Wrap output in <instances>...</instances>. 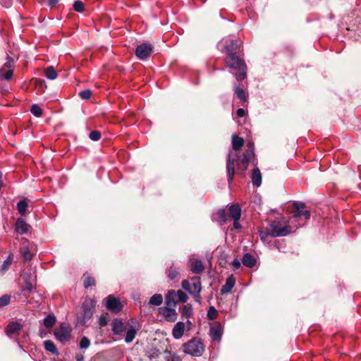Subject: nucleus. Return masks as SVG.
Wrapping results in <instances>:
<instances>
[{
  "instance_id": "6ab92c4d",
  "label": "nucleus",
  "mask_w": 361,
  "mask_h": 361,
  "mask_svg": "<svg viewBox=\"0 0 361 361\" xmlns=\"http://www.w3.org/2000/svg\"><path fill=\"white\" fill-rule=\"evenodd\" d=\"M210 336L213 340H220L223 333V328L220 323L216 322L210 327Z\"/></svg>"
},
{
  "instance_id": "49530a36",
  "label": "nucleus",
  "mask_w": 361,
  "mask_h": 361,
  "mask_svg": "<svg viewBox=\"0 0 361 361\" xmlns=\"http://www.w3.org/2000/svg\"><path fill=\"white\" fill-rule=\"evenodd\" d=\"M22 253L25 260H30L32 259V254L30 253L29 248H24Z\"/></svg>"
},
{
  "instance_id": "e433bc0d",
  "label": "nucleus",
  "mask_w": 361,
  "mask_h": 361,
  "mask_svg": "<svg viewBox=\"0 0 361 361\" xmlns=\"http://www.w3.org/2000/svg\"><path fill=\"white\" fill-rule=\"evenodd\" d=\"M218 316V312L214 307L212 306L209 308L207 312V317L209 319H214Z\"/></svg>"
},
{
  "instance_id": "bb28decb",
  "label": "nucleus",
  "mask_w": 361,
  "mask_h": 361,
  "mask_svg": "<svg viewBox=\"0 0 361 361\" xmlns=\"http://www.w3.org/2000/svg\"><path fill=\"white\" fill-rule=\"evenodd\" d=\"M56 318L54 314H48L43 320L42 324L43 325L47 328L50 329L56 323Z\"/></svg>"
},
{
  "instance_id": "39448f33",
  "label": "nucleus",
  "mask_w": 361,
  "mask_h": 361,
  "mask_svg": "<svg viewBox=\"0 0 361 361\" xmlns=\"http://www.w3.org/2000/svg\"><path fill=\"white\" fill-rule=\"evenodd\" d=\"M286 224V222L283 221V219H282V221H273L269 224V227L271 229V237L286 236L289 234L292 231V228Z\"/></svg>"
},
{
  "instance_id": "de8ad7c7",
  "label": "nucleus",
  "mask_w": 361,
  "mask_h": 361,
  "mask_svg": "<svg viewBox=\"0 0 361 361\" xmlns=\"http://www.w3.org/2000/svg\"><path fill=\"white\" fill-rule=\"evenodd\" d=\"M13 66V60L10 56H8L6 59V62L4 64V67H6L9 69Z\"/></svg>"
},
{
  "instance_id": "c85d7f7f",
  "label": "nucleus",
  "mask_w": 361,
  "mask_h": 361,
  "mask_svg": "<svg viewBox=\"0 0 361 361\" xmlns=\"http://www.w3.org/2000/svg\"><path fill=\"white\" fill-rule=\"evenodd\" d=\"M83 285L85 288L95 285V281L88 273L84 274L82 276Z\"/></svg>"
},
{
  "instance_id": "603ef678",
  "label": "nucleus",
  "mask_w": 361,
  "mask_h": 361,
  "mask_svg": "<svg viewBox=\"0 0 361 361\" xmlns=\"http://www.w3.org/2000/svg\"><path fill=\"white\" fill-rule=\"evenodd\" d=\"M239 220H233V227L235 229H240L241 228V226L240 223L238 222Z\"/></svg>"
},
{
  "instance_id": "9b49d317",
  "label": "nucleus",
  "mask_w": 361,
  "mask_h": 361,
  "mask_svg": "<svg viewBox=\"0 0 361 361\" xmlns=\"http://www.w3.org/2000/svg\"><path fill=\"white\" fill-rule=\"evenodd\" d=\"M140 329V324L137 319H130L127 323V331L125 336V341L127 343H131Z\"/></svg>"
},
{
  "instance_id": "aec40b11",
  "label": "nucleus",
  "mask_w": 361,
  "mask_h": 361,
  "mask_svg": "<svg viewBox=\"0 0 361 361\" xmlns=\"http://www.w3.org/2000/svg\"><path fill=\"white\" fill-rule=\"evenodd\" d=\"M30 226L23 219H18L16 225H15V231L20 234H25L27 233L30 230Z\"/></svg>"
},
{
  "instance_id": "13d9d810",
  "label": "nucleus",
  "mask_w": 361,
  "mask_h": 361,
  "mask_svg": "<svg viewBox=\"0 0 361 361\" xmlns=\"http://www.w3.org/2000/svg\"><path fill=\"white\" fill-rule=\"evenodd\" d=\"M1 178H2V173L0 171V183H2Z\"/></svg>"
},
{
  "instance_id": "c756f323",
  "label": "nucleus",
  "mask_w": 361,
  "mask_h": 361,
  "mask_svg": "<svg viewBox=\"0 0 361 361\" xmlns=\"http://www.w3.org/2000/svg\"><path fill=\"white\" fill-rule=\"evenodd\" d=\"M163 302V297L161 294H154L153 295L149 301V305H153V306H159Z\"/></svg>"
},
{
  "instance_id": "6e6552de",
  "label": "nucleus",
  "mask_w": 361,
  "mask_h": 361,
  "mask_svg": "<svg viewBox=\"0 0 361 361\" xmlns=\"http://www.w3.org/2000/svg\"><path fill=\"white\" fill-rule=\"evenodd\" d=\"M181 284L184 290L195 296L199 295L201 292V280L198 276L192 277L190 280H183Z\"/></svg>"
},
{
  "instance_id": "4c0bfd02",
  "label": "nucleus",
  "mask_w": 361,
  "mask_h": 361,
  "mask_svg": "<svg viewBox=\"0 0 361 361\" xmlns=\"http://www.w3.org/2000/svg\"><path fill=\"white\" fill-rule=\"evenodd\" d=\"M235 92L237 97L240 99H241L243 101H245L246 100V99H247L246 94H245V91L242 88H240L239 87H236L235 89Z\"/></svg>"
},
{
  "instance_id": "f257e3e1",
  "label": "nucleus",
  "mask_w": 361,
  "mask_h": 361,
  "mask_svg": "<svg viewBox=\"0 0 361 361\" xmlns=\"http://www.w3.org/2000/svg\"><path fill=\"white\" fill-rule=\"evenodd\" d=\"M247 148L242 157H238L237 154L233 152H230L228 155L226 161V173L229 183L233 180L235 174V162L236 161L238 170H240L241 173L243 174L252 159L255 157L254 143L252 142H249L247 145Z\"/></svg>"
},
{
  "instance_id": "f8f14e48",
  "label": "nucleus",
  "mask_w": 361,
  "mask_h": 361,
  "mask_svg": "<svg viewBox=\"0 0 361 361\" xmlns=\"http://www.w3.org/2000/svg\"><path fill=\"white\" fill-rule=\"evenodd\" d=\"M192 323L190 320H187L186 322H177L172 330V335L174 338H180L184 334L185 330L189 331L191 329Z\"/></svg>"
},
{
  "instance_id": "7c9ffc66",
  "label": "nucleus",
  "mask_w": 361,
  "mask_h": 361,
  "mask_svg": "<svg viewBox=\"0 0 361 361\" xmlns=\"http://www.w3.org/2000/svg\"><path fill=\"white\" fill-rule=\"evenodd\" d=\"M183 317L190 318L192 315V307L190 304L185 305L181 310Z\"/></svg>"
},
{
  "instance_id": "2eb2a0df",
  "label": "nucleus",
  "mask_w": 361,
  "mask_h": 361,
  "mask_svg": "<svg viewBox=\"0 0 361 361\" xmlns=\"http://www.w3.org/2000/svg\"><path fill=\"white\" fill-rule=\"evenodd\" d=\"M159 313L162 314L164 319L169 322H174L177 319L178 314L175 309L166 306L159 309Z\"/></svg>"
},
{
  "instance_id": "c03bdc74",
  "label": "nucleus",
  "mask_w": 361,
  "mask_h": 361,
  "mask_svg": "<svg viewBox=\"0 0 361 361\" xmlns=\"http://www.w3.org/2000/svg\"><path fill=\"white\" fill-rule=\"evenodd\" d=\"M80 97L83 99H88L92 95V91L90 90H85L79 93Z\"/></svg>"
},
{
  "instance_id": "9d476101",
  "label": "nucleus",
  "mask_w": 361,
  "mask_h": 361,
  "mask_svg": "<svg viewBox=\"0 0 361 361\" xmlns=\"http://www.w3.org/2000/svg\"><path fill=\"white\" fill-rule=\"evenodd\" d=\"M71 328L67 323H61L60 326L54 331L56 338L61 342L65 343L71 338Z\"/></svg>"
},
{
  "instance_id": "f03ea898",
  "label": "nucleus",
  "mask_w": 361,
  "mask_h": 361,
  "mask_svg": "<svg viewBox=\"0 0 361 361\" xmlns=\"http://www.w3.org/2000/svg\"><path fill=\"white\" fill-rule=\"evenodd\" d=\"M96 302L92 298H85L77 312L76 322L78 325H85L92 317L95 310Z\"/></svg>"
},
{
  "instance_id": "4d7b16f0",
  "label": "nucleus",
  "mask_w": 361,
  "mask_h": 361,
  "mask_svg": "<svg viewBox=\"0 0 361 361\" xmlns=\"http://www.w3.org/2000/svg\"><path fill=\"white\" fill-rule=\"evenodd\" d=\"M99 324L101 326H104V325H106V322L105 321L100 320Z\"/></svg>"
},
{
  "instance_id": "72a5a7b5",
  "label": "nucleus",
  "mask_w": 361,
  "mask_h": 361,
  "mask_svg": "<svg viewBox=\"0 0 361 361\" xmlns=\"http://www.w3.org/2000/svg\"><path fill=\"white\" fill-rule=\"evenodd\" d=\"M73 8L76 12L82 13L85 10V5L80 0H77L73 4Z\"/></svg>"
},
{
  "instance_id": "5701e85b",
  "label": "nucleus",
  "mask_w": 361,
  "mask_h": 361,
  "mask_svg": "<svg viewBox=\"0 0 361 361\" xmlns=\"http://www.w3.org/2000/svg\"><path fill=\"white\" fill-rule=\"evenodd\" d=\"M214 219L221 225L224 224L228 220V214L225 209H219L214 215Z\"/></svg>"
},
{
  "instance_id": "37998d69",
  "label": "nucleus",
  "mask_w": 361,
  "mask_h": 361,
  "mask_svg": "<svg viewBox=\"0 0 361 361\" xmlns=\"http://www.w3.org/2000/svg\"><path fill=\"white\" fill-rule=\"evenodd\" d=\"M89 137L92 141H98L101 138V133L98 130H93L90 133Z\"/></svg>"
},
{
  "instance_id": "dca6fc26",
  "label": "nucleus",
  "mask_w": 361,
  "mask_h": 361,
  "mask_svg": "<svg viewBox=\"0 0 361 361\" xmlns=\"http://www.w3.org/2000/svg\"><path fill=\"white\" fill-rule=\"evenodd\" d=\"M22 328L23 325L20 323L18 322H11L7 325L5 332L8 336L12 337L18 335Z\"/></svg>"
},
{
  "instance_id": "412c9836",
  "label": "nucleus",
  "mask_w": 361,
  "mask_h": 361,
  "mask_svg": "<svg viewBox=\"0 0 361 361\" xmlns=\"http://www.w3.org/2000/svg\"><path fill=\"white\" fill-rule=\"evenodd\" d=\"M241 216V209L238 204H232L228 208V219L239 220Z\"/></svg>"
},
{
  "instance_id": "864d4df0",
  "label": "nucleus",
  "mask_w": 361,
  "mask_h": 361,
  "mask_svg": "<svg viewBox=\"0 0 361 361\" xmlns=\"http://www.w3.org/2000/svg\"><path fill=\"white\" fill-rule=\"evenodd\" d=\"M57 2L58 0H49V5L52 7L56 5Z\"/></svg>"
},
{
  "instance_id": "4be33fe9",
  "label": "nucleus",
  "mask_w": 361,
  "mask_h": 361,
  "mask_svg": "<svg viewBox=\"0 0 361 361\" xmlns=\"http://www.w3.org/2000/svg\"><path fill=\"white\" fill-rule=\"evenodd\" d=\"M235 283V279L233 275L226 279V283L222 286L221 292L222 294L228 293L231 291Z\"/></svg>"
},
{
  "instance_id": "4468645a",
  "label": "nucleus",
  "mask_w": 361,
  "mask_h": 361,
  "mask_svg": "<svg viewBox=\"0 0 361 361\" xmlns=\"http://www.w3.org/2000/svg\"><path fill=\"white\" fill-rule=\"evenodd\" d=\"M152 51V47L149 44H142L138 45L135 49V54L140 59H147Z\"/></svg>"
},
{
  "instance_id": "423d86ee",
  "label": "nucleus",
  "mask_w": 361,
  "mask_h": 361,
  "mask_svg": "<svg viewBox=\"0 0 361 361\" xmlns=\"http://www.w3.org/2000/svg\"><path fill=\"white\" fill-rule=\"evenodd\" d=\"M240 45L241 42L239 39L231 37L222 39L219 43L221 51L226 53L227 55L234 54V51L239 49Z\"/></svg>"
},
{
  "instance_id": "7ed1b4c3",
  "label": "nucleus",
  "mask_w": 361,
  "mask_h": 361,
  "mask_svg": "<svg viewBox=\"0 0 361 361\" xmlns=\"http://www.w3.org/2000/svg\"><path fill=\"white\" fill-rule=\"evenodd\" d=\"M225 62L228 67L238 71V73L235 75L237 80H244L246 77V65L239 56L235 53L228 54L225 58Z\"/></svg>"
},
{
  "instance_id": "3c124183",
  "label": "nucleus",
  "mask_w": 361,
  "mask_h": 361,
  "mask_svg": "<svg viewBox=\"0 0 361 361\" xmlns=\"http://www.w3.org/2000/svg\"><path fill=\"white\" fill-rule=\"evenodd\" d=\"M238 117H243L245 115V111L243 109H238L236 111Z\"/></svg>"
},
{
  "instance_id": "f3484780",
  "label": "nucleus",
  "mask_w": 361,
  "mask_h": 361,
  "mask_svg": "<svg viewBox=\"0 0 361 361\" xmlns=\"http://www.w3.org/2000/svg\"><path fill=\"white\" fill-rule=\"evenodd\" d=\"M189 264L191 271L196 274L202 273L204 269V264L200 259L190 258Z\"/></svg>"
},
{
  "instance_id": "a19ab883",
  "label": "nucleus",
  "mask_w": 361,
  "mask_h": 361,
  "mask_svg": "<svg viewBox=\"0 0 361 361\" xmlns=\"http://www.w3.org/2000/svg\"><path fill=\"white\" fill-rule=\"evenodd\" d=\"M179 275L178 271L176 269H173L172 267L168 271V277L170 280H175L178 278Z\"/></svg>"
},
{
  "instance_id": "ddd939ff",
  "label": "nucleus",
  "mask_w": 361,
  "mask_h": 361,
  "mask_svg": "<svg viewBox=\"0 0 361 361\" xmlns=\"http://www.w3.org/2000/svg\"><path fill=\"white\" fill-rule=\"evenodd\" d=\"M106 308L113 313L119 312L122 306L118 299L116 298L114 295H109L106 299Z\"/></svg>"
},
{
  "instance_id": "a878e982",
  "label": "nucleus",
  "mask_w": 361,
  "mask_h": 361,
  "mask_svg": "<svg viewBox=\"0 0 361 361\" xmlns=\"http://www.w3.org/2000/svg\"><path fill=\"white\" fill-rule=\"evenodd\" d=\"M244 145V140L237 135H233L232 137V148L238 151L242 148Z\"/></svg>"
},
{
  "instance_id": "09e8293b",
  "label": "nucleus",
  "mask_w": 361,
  "mask_h": 361,
  "mask_svg": "<svg viewBox=\"0 0 361 361\" xmlns=\"http://www.w3.org/2000/svg\"><path fill=\"white\" fill-rule=\"evenodd\" d=\"M1 4L5 8H9L12 5V0H1Z\"/></svg>"
},
{
  "instance_id": "2f4dec72",
  "label": "nucleus",
  "mask_w": 361,
  "mask_h": 361,
  "mask_svg": "<svg viewBox=\"0 0 361 361\" xmlns=\"http://www.w3.org/2000/svg\"><path fill=\"white\" fill-rule=\"evenodd\" d=\"M28 207V204L25 200H20L17 204V209L20 215H24Z\"/></svg>"
},
{
  "instance_id": "b1692460",
  "label": "nucleus",
  "mask_w": 361,
  "mask_h": 361,
  "mask_svg": "<svg viewBox=\"0 0 361 361\" xmlns=\"http://www.w3.org/2000/svg\"><path fill=\"white\" fill-rule=\"evenodd\" d=\"M252 183L254 186L259 187L262 184V174L258 168H255L252 173Z\"/></svg>"
},
{
  "instance_id": "a211bd4d",
  "label": "nucleus",
  "mask_w": 361,
  "mask_h": 361,
  "mask_svg": "<svg viewBox=\"0 0 361 361\" xmlns=\"http://www.w3.org/2000/svg\"><path fill=\"white\" fill-rule=\"evenodd\" d=\"M126 329V326L121 319H115L113 320L111 330L114 335H121Z\"/></svg>"
},
{
  "instance_id": "8fccbe9b",
  "label": "nucleus",
  "mask_w": 361,
  "mask_h": 361,
  "mask_svg": "<svg viewBox=\"0 0 361 361\" xmlns=\"http://www.w3.org/2000/svg\"><path fill=\"white\" fill-rule=\"evenodd\" d=\"M231 264L232 266L235 269H238L241 266V262H240V260L238 259H234L232 262H231Z\"/></svg>"
},
{
  "instance_id": "c9c22d12",
  "label": "nucleus",
  "mask_w": 361,
  "mask_h": 361,
  "mask_svg": "<svg viewBox=\"0 0 361 361\" xmlns=\"http://www.w3.org/2000/svg\"><path fill=\"white\" fill-rule=\"evenodd\" d=\"M269 236H271V229L269 226L266 231H259V237L263 242H265Z\"/></svg>"
},
{
  "instance_id": "5fc2aeb1",
  "label": "nucleus",
  "mask_w": 361,
  "mask_h": 361,
  "mask_svg": "<svg viewBox=\"0 0 361 361\" xmlns=\"http://www.w3.org/2000/svg\"><path fill=\"white\" fill-rule=\"evenodd\" d=\"M26 288L29 290V291H31L32 290V285L30 283L27 284Z\"/></svg>"
},
{
  "instance_id": "0eeeda50",
  "label": "nucleus",
  "mask_w": 361,
  "mask_h": 361,
  "mask_svg": "<svg viewBox=\"0 0 361 361\" xmlns=\"http://www.w3.org/2000/svg\"><path fill=\"white\" fill-rule=\"evenodd\" d=\"M293 205L294 210L292 212V222L303 221L310 218V213L305 209V205L303 202H295Z\"/></svg>"
},
{
  "instance_id": "20e7f679",
  "label": "nucleus",
  "mask_w": 361,
  "mask_h": 361,
  "mask_svg": "<svg viewBox=\"0 0 361 361\" xmlns=\"http://www.w3.org/2000/svg\"><path fill=\"white\" fill-rule=\"evenodd\" d=\"M183 351L192 357H200L204 352V345L200 338H194L183 345Z\"/></svg>"
},
{
  "instance_id": "79ce46f5",
  "label": "nucleus",
  "mask_w": 361,
  "mask_h": 361,
  "mask_svg": "<svg viewBox=\"0 0 361 361\" xmlns=\"http://www.w3.org/2000/svg\"><path fill=\"white\" fill-rule=\"evenodd\" d=\"M4 68V67L0 70L1 76L4 79H5L6 80H9L13 76V71L11 69H8L5 73H3Z\"/></svg>"
},
{
  "instance_id": "f704fd0d",
  "label": "nucleus",
  "mask_w": 361,
  "mask_h": 361,
  "mask_svg": "<svg viewBox=\"0 0 361 361\" xmlns=\"http://www.w3.org/2000/svg\"><path fill=\"white\" fill-rule=\"evenodd\" d=\"M30 111L37 117H40L42 115V109L37 104H33L30 108Z\"/></svg>"
},
{
  "instance_id": "473e14b6",
  "label": "nucleus",
  "mask_w": 361,
  "mask_h": 361,
  "mask_svg": "<svg viewBox=\"0 0 361 361\" xmlns=\"http://www.w3.org/2000/svg\"><path fill=\"white\" fill-rule=\"evenodd\" d=\"M45 76L49 80H54L57 78V73L53 66H49L45 70Z\"/></svg>"
},
{
  "instance_id": "a18cd8bd",
  "label": "nucleus",
  "mask_w": 361,
  "mask_h": 361,
  "mask_svg": "<svg viewBox=\"0 0 361 361\" xmlns=\"http://www.w3.org/2000/svg\"><path fill=\"white\" fill-rule=\"evenodd\" d=\"M13 261V258L11 256H8V258L4 262L3 264L1 265V269L4 271L8 269L10 265L11 264Z\"/></svg>"
},
{
  "instance_id": "58836bf2",
  "label": "nucleus",
  "mask_w": 361,
  "mask_h": 361,
  "mask_svg": "<svg viewBox=\"0 0 361 361\" xmlns=\"http://www.w3.org/2000/svg\"><path fill=\"white\" fill-rule=\"evenodd\" d=\"M11 297L8 295H4L0 298V307L8 305L10 302Z\"/></svg>"
},
{
  "instance_id": "cd10ccee",
  "label": "nucleus",
  "mask_w": 361,
  "mask_h": 361,
  "mask_svg": "<svg viewBox=\"0 0 361 361\" xmlns=\"http://www.w3.org/2000/svg\"><path fill=\"white\" fill-rule=\"evenodd\" d=\"M44 348L46 349V350L51 352L54 355L59 354L57 348L53 341H49V340L45 341L44 342Z\"/></svg>"
},
{
  "instance_id": "6e6d98bb",
  "label": "nucleus",
  "mask_w": 361,
  "mask_h": 361,
  "mask_svg": "<svg viewBox=\"0 0 361 361\" xmlns=\"http://www.w3.org/2000/svg\"><path fill=\"white\" fill-rule=\"evenodd\" d=\"M77 361H83V356L81 355L77 357Z\"/></svg>"
},
{
  "instance_id": "1a4fd4ad",
  "label": "nucleus",
  "mask_w": 361,
  "mask_h": 361,
  "mask_svg": "<svg viewBox=\"0 0 361 361\" xmlns=\"http://www.w3.org/2000/svg\"><path fill=\"white\" fill-rule=\"evenodd\" d=\"M188 298V295L181 290H169L166 297V305L175 306L178 302H185Z\"/></svg>"
},
{
  "instance_id": "ea45409f",
  "label": "nucleus",
  "mask_w": 361,
  "mask_h": 361,
  "mask_svg": "<svg viewBox=\"0 0 361 361\" xmlns=\"http://www.w3.org/2000/svg\"><path fill=\"white\" fill-rule=\"evenodd\" d=\"M79 345L81 349H87L90 345V341L89 338L84 336L81 338Z\"/></svg>"
},
{
  "instance_id": "393cba45",
  "label": "nucleus",
  "mask_w": 361,
  "mask_h": 361,
  "mask_svg": "<svg viewBox=\"0 0 361 361\" xmlns=\"http://www.w3.org/2000/svg\"><path fill=\"white\" fill-rule=\"evenodd\" d=\"M242 263L244 266L251 268L256 264V259L252 255L246 253L243 257Z\"/></svg>"
}]
</instances>
